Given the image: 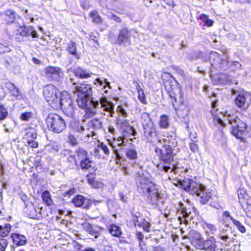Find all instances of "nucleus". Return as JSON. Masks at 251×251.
<instances>
[{"mask_svg":"<svg viewBox=\"0 0 251 251\" xmlns=\"http://www.w3.org/2000/svg\"><path fill=\"white\" fill-rule=\"evenodd\" d=\"M96 81L99 83L101 85H103V83H104V85L103 86L104 88H105L106 86L110 88V83L106 78L103 79V80H101L100 78H97Z\"/></svg>","mask_w":251,"mask_h":251,"instance_id":"37998d69","label":"nucleus"},{"mask_svg":"<svg viewBox=\"0 0 251 251\" xmlns=\"http://www.w3.org/2000/svg\"><path fill=\"white\" fill-rule=\"evenodd\" d=\"M136 236L137 238L139 240L140 243H139V246H141V242L143 241L144 238V235L142 234L141 232L138 231L136 233Z\"/></svg>","mask_w":251,"mask_h":251,"instance_id":"5fc2aeb1","label":"nucleus"},{"mask_svg":"<svg viewBox=\"0 0 251 251\" xmlns=\"http://www.w3.org/2000/svg\"><path fill=\"white\" fill-rule=\"evenodd\" d=\"M100 147L106 155H108L109 154L110 151L107 145L102 143L100 144Z\"/></svg>","mask_w":251,"mask_h":251,"instance_id":"3c124183","label":"nucleus"},{"mask_svg":"<svg viewBox=\"0 0 251 251\" xmlns=\"http://www.w3.org/2000/svg\"><path fill=\"white\" fill-rule=\"evenodd\" d=\"M11 236L13 242L17 246H23L25 245L26 242V237L24 235L18 233H12Z\"/></svg>","mask_w":251,"mask_h":251,"instance_id":"f3484780","label":"nucleus"},{"mask_svg":"<svg viewBox=\"0 0 251 251\" xmlns=\"http://www.w3.org/2000/svg\"><path fill=\"white\" fill-rule=\"evenodd\" d=\"M25 138L27 140L28 145L29 146L32 148H36L38 147V143L34 140L36 138V133L35 132H27Z\"/></svg>","mask_w":251,"mask_h":251,"instance_id":"a211bd4d","label":"nucleus"},{"mask_svg":"<svg viewBox=\"0 0 251 251\" xmlns=\"http://www.w3.org/2000/svg\"><path fill=\"white\" fill-rule=\"evenodd\" d=\"M5 15L9 16L10 20H8V22L12 23L15 18V13L12 10H8L6 11Z\"/></svg>","mask_w":251,"mask_h":251,"instance_id":"de8ad7c7","label":"nucleus"},{"mask_svg":"<svg viewBox=\"0 0 251 251\" xmlns=\"http://www.w3.org/2000/svg\"><path fill=\"white\" fill-rule=\"evenodd\" d=\"M88 181L89 183L95 188H101L103 186L102 182L100 181L91 179H89Z\"/></svg>","mask_w":251,"mask_h":251,"instance_id":"f704fd0d","label":"nucleus"},{"mask_svg":"<svg viewBox=\"0 0 251 251\" xmlns=\"http://www.w3.org/2000/svg\"><path fill=\"white\" fill-rule=\"evenodd\" d=\"M200 19L208 27L212 26L214 23V21L209 19L208 16L204 14H201L200 16Z\"/></svg>","mask_w":251,"mask_h":251,"instance_id":"bb28decb","label":"nucleus"},{"mask_svg":"<svg viewBox=\"0 0 251 251\" xmlns=\"http://www.w3.org/2000/svg\"><path fill=\"white\" fill-rule=\"evenodd\" d=\"M126 154L127 157L130 159H136L137 157V152L134 149L128 150L126 151Z\"/></svg>","mask_w":251,"mask_h":251,"instance_id":"e433bc0d","label":"nucleus"},{"mask_svg":"<svg viewBox=\"0 0 251 251\" xmlns=\"http://www.w3.org/2000/svg\"><path fill=\"white\" fill-rule=\"evenodd\" d=\"M119 111L120 113L124 117H126V113L125 110L122 107H120L118 108Z\"/></svg>","mask_w":251,"mask_h":251,"instance_id":"052dcab7","label":"nucleus"},{"mask_svg":"<svg viewBox=\"0 0 251 251\" xmlns=\"http://www.w3.org/2000/svg\"><path fill=\"white\" fill-rule=\"evenodd\" d=\"M68 142L73 146H75L77 144L76 138L71 134L68 136Z\"/></svg>","mask_w":251,"mask_h":251,"instance_id":"a18cd8bd","label":"nucleus"},{"mask_svg":"<svg viewBox=\"0 0 251 251\" xmlns=\"http://www.w3.org/2000/svg\"><path fill=\"white\" fill-rule=\"evenodd\" d=\"M228 122L232 126L231 133L237 138H240L247 131V125L240 119L229 117Z\"/></svg>","mask_w":251,"mask_h":251,"instance_id":"423d86ee","label":"nucleus"},{"mask_svg":"<svg viewBox=\"0 0 251 251\" xmlns=\"http://www.w3.org/2000/svg\"><path fill=\"white\" fill-rule=\"evenodd\" d=\"M74 73L75 76L79 78H88L92 76V73L84 70L80 67H77L74 70Z\"/></svg>","mask_w":251,"mask_h":251,"instance_id":"4468645a","label":"nucleus"},{"mask_svg":"<svg viewBox=\"0 0 251 251\" xmlns=\"http://www.w3.org/2000/svg\"><path fill=\"white\" fill-rule=\"evenodd\" d=\"M59 91L52 85H48L44 88V96L46 101L53 108L59 107Z\"/></svg>","mask_w":251,"mask_h":251,"instance_id":"20e7f679","label":"nucleus"},{"mask_svg":"<svg viewBox=\"0 0 251 251\" xmlns=\"http://www.w3.org/2000/svg\"><path fill=\"white\" fill-rule=\"evenodd\" d=\"M8 242L6 239L0 237V251H5Z\"/></svg>","mask_w":251,"mask_h":251,"instance_id":"58836bf2","label":"nucleus"},{"mask_svg":"<svg viewBox=\"0 0 251 251\" xmlns=\"http://www.w3.org/2000/svg\"><path fill=\"white\" fill-rule=\"evenodd\" d=\"M230 220L236 227H238L241 224V223L239 221L234 219L233 217H230Z\"/></svg>","mask_w":251,"mask_h":251,"instance_id":"13d9d810","label":"nucleus"},{"mask_svg":"<svg viewBox=\"0 0 251 251\" xmlns=\"http://www.w3.org/2000/svg\"><path fill=\"white\" fill-rule=\"evenodd\" d=\"M68 50L69 52L74 55H76L77 58H79V56L76 54V47L75 43L73 42H70L68 44Z\"/></svg>","mask_w":251,"mask_h":251,"instance_id":"473e14b6","label":"nucleus"},{"mask_svg":"<svg viewBox=\"0 0 251 251\" xmlns=\"http://www.w3.org/2000/svg\"><path fill=\"white\" fill-rule=\"evenodd\" d=\"M83 228L90 234H93L95 233V229L88 222H84L82 225Z\"/></svg>","mask_w":251,"mask_h":251,"instance_id":"c9c22d12","label":"nucleus"},{"mask_svg":"<svg viewBox=\"0 0 251 251\" xmlns=\"http://www.w3.org/2000/svg\"><path fill=\"white\" fill-rule=\"evenodd\" d=\"M85 200L82 196L77 195L73 200V203L76 207H81L83 206Z\"/></svg>","mask_w":251,"mask_h":251,"instance_id":"cd10ccee","label":"nucleus"},{"mask_svg":"<svg viewBox=\"0 0 251 251\" xmlns=\"http://www.w3.org/2000/svg\"><path fill=\"white\" fill-rule=\"evenodd\" d=\"M112 147L113 148V151L114 152L115 154L116 155L117 158H120V154L118 153V150L116 148L115 146L114 145V143H109Z\"/></svg>","mask_w":251,"mask_h":251,"instance_id":"4d7b16f0","label":"nucleus"},{"mask_svg":"<svg viewBox=\"0 0 251 251\" xmlns=\"http://www.w3.org/2000/svg\"><path fill=\"white\" fill-rule=\"evenodd\" d=\"M190 148L191 150L193 152H196L198 150V145L195 143H190Z\"/></svg>","mask_w":251,"mask_h":251,"instance_id":"864d4df0","label":"nucleus"},{"mask_svg":"<svg viewBox=\"0 0 251 251\" xmlns=\"http://www.w3.org/2000/svg\"><path fill=\"white\" fill-rule=\"evenodd\" d=\"M202 189H201L199 192L200 194H196L198 196L200 197V201L201 203H206L211 198V194L210 192H208L205 188V186L202 185Z\"/></svg>","mask_w":251,"mask_h":251,"instance_id":"dca6fc26","label":"nucleus"},{"mask_svg":"<svg viewBox=\"0 0 251 251\" xmlns=\"http://www.w3.org/2000/svg\"><path fill=\"white\" fill-rule=\"evenodd\" d=\"M118 125L120 126V128L122 130L123 133L127 132L133 136L136 134L135 129L133 127L130 126L128 122L126 120H125L122 123H119L118 122Z\"/></svg>","mask_w":251,"mask_h":251,"instance_id":"ddd939ff","label":"nucleus"},{"mask_svg":"<svg viewBox=\"0 0 251 251\" xmlns=\"http://www.w3.org/2000/svg\"><path fill=\"white\" fill-rule=\"evenodd\" d=\"M85 130V127L83 126H78L77 131L79 132H82Z\"/></svg>","mask_w":251,"mask_h":251,"instance_id":"774afa93","label":"nucleus"},{"mask_svg":"<svg viewBox=\"0 0 251 251\" xmlns=\"http://www.w3.org/2000/svg\"><path fill=\"white\" fill-rule=\"evenodd\" d=\"M109 232L112 236L119 237L122 233L119 226L115 225H112L109 228Z\"/></svg>","mask_w":251,"mask_h":251,"instance_id":"a878e982","label":"nucleus"},{"mask_svg":"<svg viewBox=\"0 0 251 251\" xmlns=\"http://www.w3.org/2000/svg\"><path fill=\"white\" fill-rule=\"evenodd\" d=\"M251 101V94L249 93L239 94L234 101L235 105L239 108L248 107Z\"/></svg>","mask_w":251,"mask_h":251,"instance_id":"9b49d317","label":"nucleus"},{"mask_svg":"<svg viewBox=\"0 0 251 251\" xmlns=\"http://www.w3.org/2000/svg\"><path fill=\"white\" fill-rule=\"evenodd\" d=\"M125 136H126V135L123 133V136L122 137H119L116 139L114 138V140L115 141L116 144L118 147H122L123 146H125L124 141Z\"/></svg>","mask_w":251,"mask_h":251,"instance_id":"4c0bfd02","label":"nucleus"},{"mask_svg":"<svg viewBox=\"0 0 251 251\" xmlns=\"http://www.w3.org/2000/svg\"><path fill=\"white\" fill-rule=\"evenodd\" d=\"M34 212H31L29 214V215L32 217H34L35 218L37 217V214H41V211L42 209V207L39 206L38 207L34 208Z\"/></svg>","mask_w":251,"mask_h":251,"instance_id":"c03bdc74","label":"nucleus"},{"mask_svg":"<svg viewBox=\"0 0 251 251\" xmlns=\"http://www.w3.org/2000/svg\"><path fill=\"white\" fill-rule=\"evenodd\" d=\"M220 78L222 79H225L226 82H230L231 81V78H229V75H225V74H222L220 75Z\"/></svg>","mask_w":251,"mask_h":251,"instance_id":"6e6d98bb","label":"nucleus"},{"mask_svg":"<svg viewBox=\"0 0 251 251\" xmlns=\"http://www.w3.org/2000/svg\"><path fill=\"white\" fill-rule=\"evenodd\" d=\"M46 123L48 128L54 132L59 133L61 132L66 127V124L63 119L59 115L55 114L49 115Z\"/></svg>","mask_w":251,"mask_h":251,"instance_id":"39448f33","label":"nucleus"},{"mask_svg":"<svg viewBox=\"0 0 251 251\" xmlns=\"http://www.w3.org/2000/svg\"><path fill=\"white\" fill-rule=\"evenodd\" d=\"M155 152L160 155L159 160L164 164H169L172 158V150L171 147L166 144L164 138H159L156 143Z\"/></svg>","mask_w":251,"mask_h":251,"instance_id":"f03ea898","label":"nucleus"},{"mask_svg":"<svg viewBox=\"0 0 251 251\" xmlns=\"http://www.w3.org/2000/svg\"><path fill=\"white\" fill-rule=\"evenodd\" d=\"M239 230L242 233H245L246 232V228L244 227V226H243L241 224L238 227H237Z\"/></svg>","mask_w":251,"mask_h":251,"instance_id":"680f3d73","label":"nucleus"},{"mask_svg":"<svg viewBox=\"0 0 251 251\" xmlns=\"http://www.w3.org/2000/svg\"><path fill=\"white\" fill-rule=\"evenodd\" d=\"M18 31L20 32V35L25 36L27 34V31L26 30V27L25 26H20Z\"/></svg>","mask_w":251,"mask_h":251,"instance_id":"603ef678","label":"nucleus"},{"mask_svg":"<svg viewBox=\"0 0 251 251\" xmlns=\"http://www.w3.org/2000/svg\"><path fill=\"white\" fill-rule=\"evenodd\" d=\"M140 188L143 193H147V197L152 204H156L159 199L158 190L156 186L149 180L141 177Z\"/></svg>","mask_w":251,"mask_h":251,"instance_id":"7ed1b4c3","label":"nucleus"},{"mask_svg":"<svg viewBox=\"0 0 251 251\" xmlns=\"http://www.w3.org/2000/svg\"><path fill=\"white\" fill-rule=\"evenodd\" d=\"M32 113L31 112L23 113L20 116V118L23 121H28L31 118Z\"/></svg>","mask_w":251,"mask_h":251,"instance_id":"a19ab883","label":"nucleus"},{"mask_svg":"<svg viewBox=\"0 0 251 251\" xmlns=\"http://www.w3.org/2000/svg\"><path fill=\"white\" fill-rule=\"evenodd\" d=\"M227 231L226 229H223L220 231L219 237L223 241H226L228 239Z\"/></svg>","mask_w":251,"mask_h":251,"instance_id":"ea45409f","label":"nucleus"},{"mask_svg":"<svg viewBox=\"0 0 251 251\" xmlns=\"http://www.w3.org/2000/svg\"><path fill=\"white\" fill-rule=\"evenodd\" d=\"M142 125L145 136L148 139H151L156 136V128L148 114L144 113L142 115Z\"/></svg>","mask_w":251,"mask_h":251,"instance_id":"0eeeda50","label":"nucleus"},{"mask_svg":"<svg viewBox=\"0 0 251 251\" xmlns=\"http://www.w3.org/2000/svg\"><path fill=\"white\" fill-rule=\"evenodd\" d=\"M112 20L115 21V22H116L117 23H121L122 22L121 19L119 17H118V16H117L116 15L115 16H114V17Z\"/></svg>","mask_w":251,"mask_h":251,"instance_id":"0e129e2a","label":"nucleus"},{"mask_svg":"<svg viewBox=\"0 0 251 251\" xmlns=\"http://www.w3.org/2000/svg\"><path fill=\"white\" fill-rule=\"evenodd\" d=\"M191 237L192 244L197 248L200 250L205 249L207 248L213 249L211 245L208 246L209 241H204L201 235L198 232L193 231Z\"/></svg>","mask_w":251,"mask_h":251,"instance_id":"6e6552de","label":"nucleus"},{"mask_svg":"<svg viewBox=\"0 0 251 251\" xmlns=\"http://www.w3.org/2000/svg\"><path fill=\"white\" fill-rule=\"evenodd\" d=\"M157 168L159 170H163L165 172H167L169 169H171V167L163 164L161 162L157 164Z\"/></svg>","mask_w":251,"mask_h":251,"instance_id":"49530a36","label":"nucleus"},{"mask_svg":"<svg viewBox=\"0 0 251 251\" xmlns=\"http://www.w3.org/2000/svg\"><path fill=\"white\" fill-rule=\"evenodd\" d=\"M216 103H217V102L216 101H213L212 102V107L213 108V109L211 111L212 115L214 118V119L215 120V121H216L217 124L224 126L225 125V124H224L223 121L220 118L217 117L216 114H215V112H216V110L215 111L214 108L216 106Z\"/></svg>","mask_w":251,"mask_h":251,"instance_id":"2f4dec72","label":"nucleus"},{"mask_svg":"<svg viewBox=\"0 0 251 251\" xmlns=\"http://www.w3.org/2000/svg\"><path fill=\"white\" fill-rule=\"evenodd\" d=\"M205 225L206 227L210 230V231L212 232V233H214L216 230L217 228L215 225L209 224V223H205Z\"/></svg>","mask_w":251,"mask_h":251,"instance_id":"8fccbe9b","label":"nucleus"},{"mask_svg":"<svg viewBox=\"0 0 251 251\" xmlns=\"http://www.w3.org/2000/svg\"><path fill=\"white\" fill-rule=\"evenodd\" d=\"M180 185L184 190L186 191L192 190L193 192L198 194H200L199 192L201 189H202V184L197 183L189 179H186L180 181Z\"/></svg>","mask_w":251,"mask_h":251,"instance_id":"9d476101","label":"nucleus"},{"mask_svg":"<svg viewBox=\"0 0 251 251\" xmlns=\"http://www.w3.org/2000/svg\"><path fill=\"white\" fill-rule=\"evenodd\" d=\"M6 109L2 105L0 106V120H3L7 116Z\"/></svg>","mask_w":251,"mask_h":251,"instance_id":"79ce46f5","label":"nucleus"},{"mask_svg":"<svg viewBox=\"0 0 251 251\" xmlns=\"http://www.w3.org/2000/svg\"><path fill=\"white\" fill-rule=\"evenodd\" d=\"M142 226H143V229L145 231L149 232L151 225L149 222L144 220L142 224Z\"/></svg>","mask_w":251,"mask_h":251,"instance_id":"09e8293b","label":"nucleus"},{"mask_svg":"<svg viewBox=\"0 0 251 251\" xmlns=\"http://www.w3.org/2000/svg\"><path fill=\"white\" fill-rule=\"evenodd\" d=\"M60 107L64 113L69 117L73 116L75 113V107L73 101L72 102H65L63 105L60 106Z\"/></svg>","mask_w":251,"mask_h":251,"instance_id":"2eb2a0df","label":"nucleus"},{"mask_svg":"<svg viewBox=\"0 0 251 251\" xmlns=\"http://www.w3.org/2000/svg\"><path fill=\"white\" fill-rule=\"evenodd\" d=\"M45 74L47 75H59L61 73V69L54 66H48L45 69Z\"/></svg>","mask_w":251,"mask_h":251,"instance_id":"4be33fe9","label":"nucleus"},{"mask_svg":"<svg viewBox=\"0 0 251 251\" xmlns=\"http://www.w3.org/2000/svg\"><path fill=\"white\" fill-rule=\"evenodd\" d=\"M42 198L44 202L48 206L50 205L52 203V200L50 197V193L49 191H46L43 193Z\"/></svg>","mask_w":251,"mask_h":251,"instance_id":"7c9ffc66","label":"nucleus"},{"mask_svg":"<svg viewBox=\"0 0 251 251\" xmlns=\"http://www.w3.org/2000/svg\"><path fill=\"white\" fill-rule=\"evenodd\" d=\"M209 60L213 66H217L221 63V58L219 54L216 52H212L210 53Z\"/></svg>","mask_w":251,"mask_h":251,"instance_id":"412c9836","label":"nucleus"},{"mask_svg":"<svg viewBox=\"0 0 251 251\" xmlns=\"http://www.w3.org/2000/svg\"><path fill=\"white\" fill-rule=\"evenodd\" d=\"M180 215L179 216L178 219L180 223L184 222V223H187L188 221L189 215L187 212L184 209H182L180 210L179 212Z\"/></svg>","mask_w":251,"mask_h":251,"instance_id":"c85d7f7f","label":"nucleus"},{"mask_svg":"<svg viewBox=\"0 0 251 251\" xmlns=\"http://www.w3.org/2000/svg\"><path fill=\"white\" fill-rule=\"evenodd\" d=\"M12 95L15 96L16 97L18 96L19 95V89L18 88H15L13 91H12Z\"/></svg>","mask_w":251,"mask_h":251,"instance_id":"338daca9","label":"nucleus"},{"mask_svg":"<svg viewBox=\"0 0 251 251\" xmlns=\"http://www.w3.org/2000/svg\"><path fill=\"white\" fill-rule=\"evenodd\" d=\"M176 112L178 116L184 118L188 115L189 108L187 106L183 105L177 110Z\"/></svg>","mask_w":251,"mask_h":251,"instance_id":"c756f323","label":"nucleus"},{"mask_svg":"<svg viewBox=\"0 0 251 251\" xmlns=\"http://www.w3.org/2000/svg\"><path fill=\"white\" fill-rule=\"evenodd\" d=\"M159 125L161 128H167L169 126L168 116L166 115L161 116L160 117Z\"/></svg>","mask_w":251,"mask_h":251,"instance_id":"b1692460","label":"nucleus"},{"mask_svg":"<svg viewBox=\"0 0 251 251\" xmlns=\"http://www.w3.org/2000/svg\"><path fill=\"white\" fill-rule=\"evenodd\" d=\"M106 16L110 19H112L114 16L115 15V14H113V13L111 12H107L106 14Z\"/></svg>","mask_w":251,"mask_h":251,"instance_id":"69168bd1","label":"nucleus"},{"mask_svg":"<svg viewBox=\"0 0 251 251\" xmlns=\"http://www.w3.org/2000/svg\"><path fill=\"white\" fill-rule=\"evenodd\" d=\"M108 131L109 133L114 134H115V129L112 126H109L108 127Z\"/></svg>","mask_w":251,"mask_h":251,"instance_id":"e2e57ef3","label":"nucleus"},{"mask_svg":"<svg viewBox=\"0 0 251 251\" xmlns=\"http://www.w3.org/2000/svg\"><path fill=\"white\" fill-rule=\"evenodd\" d=\"M59 106L63 105L65 102H72V100L70 94L66 91H63L59 93Z\"/></svg>","mask_w":251,"mask_h":251,"instance_id":"aec40b11","label":"nucleus"},{"mask_svg":"<svg viewBox=\"0 0 251 251\" xmlns=\"http://www.w3.org/2000/svg\"><path fill=\"white\" fill-rule=\"evenodd\" d=\"M91 125L92 128L95 130L100 129L102 126V122L98 119H95L91 121Z\"/></svg>","mask_w":251,"mask_h":251,"instance_id":"72a5a7b5","label":"nucleus"},{"mask_svg":"<svg viewBox=\"0 0 251 251\" xmlns=\"http://www.w3.org/2000/svg\"><path fill=\"white\" fill-rule=\"evenodd\" d=\"M232 65L236 67L237 69L241 68L242 66V64L238 61L233 62Z\"/></svg>","mask_w":251,"mask_h":251,"instance_id":"bf43d9fd","label":"nucleus"},{"mask_svg":"<svg viewBox=\"0 0 251 251\" xmlns=\"http://www.w3.org/2000/svg\"><path fill=\"white\" fill-rule=\"evenodd\" d=\"M87 152L83 150H79L78 152V157L81 159L80 167L82 169H86L89 171H95V169L93 166L94 163L91 161L87 157Z\"/></svg>","mask_w":251,"mask_h":251,"instance_id":"1a4fd4ad","label":"nucleus"},{"mask_svg":"<svg viewBox=\"0 0 251 251\" xmlns=\"http://www.w3.org/2000/svg\"><path fill=\"white\" fill-rule=\"evenodd\" d=\"M11 226L9 224H6L3 226H0V233L1 237L3 238L8 235L10 231Z\"/></svg>","mask_w":251,"mask_h":251,"instance_id":"393cba45","label":"nucleus"},{"mask_svg":"<svg viewBox=\"0 0 251 251\" xmlns=\"http://www.w3.org/2000/svg\"><path fill=\"white\" fill-rule=\"evenodd\" d=\"M89 16L92 20L93 22L96 24H100L102 22V18L96 10L91 11L89 13Z\"/></svg>","mask_w":251,"mask_h":251,"instance_id":"5701e85b","label":"nucleus"},{"mask_svg":"<svg viewBox=\"0 0 251 251\" xmlns=\"http://www.w3.org/2000/svg\"><path fill=\"white\" fill-rule=\"evenodd\" d=\"M74 91L76 94L77 104L80 108H87L90 104L94 108H97L100 103L101 107L103 108L104 111L110 112L111 114L113 112L114 105L105 98L101 97L99 100L92 98L90 100V98L92 95V87L90 85L85 83L80 84L78 86H75Z\"/></svg>","mask_w":251,"mask_h":251,"instance_id":"f257e3e1","label":"nucleus"},{"mask_svg":"<svg viewBox=\"0 0 251 251\" xmlns=\"http://www.w3.org/2000/svg\"><path fill=\"white\" fill-rule=\"evenodd\" d=\"M128 33L129 31L126 28H123L120 30L117 39V42L119 45H125L127 43L129 38Z\"/></svg>","mask_w":251,"mask_h":251,"instance_id":"f8f14e48","label":"nucleus"},{"mask_svg":"<svg viewBox=\"0 0 251 251\" xmlns=\"http://www.w3.org/2000/svg\"><path fill=\"white\" fill-rule=\"evenodd\" d=\"M135 83L136 84L135 87L137 91L139 100L143 104H147L146 98L144 90L137 82H135Z\"/></svg>","mask_w":251,"mask_h":251,"instance_id":"6ab92c4d","label":"nucleus"}]
</instances>
